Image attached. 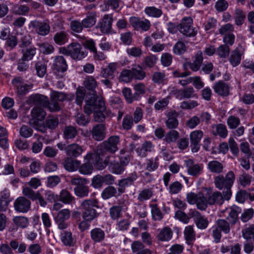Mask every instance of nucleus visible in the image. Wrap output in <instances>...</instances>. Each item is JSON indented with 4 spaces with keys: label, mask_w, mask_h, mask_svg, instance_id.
<instances>
[{
    "label": "nucleus",
    "mask_w": 254,
    "mask_h": 254,
    "mask_svg": "<svg viewBox=\"0 0 254 254\" xmlns=\"http://www.w3.org/2000/svg\"><path fill=\"white\" fill-rule=\"evenodd\" d=\"M158 160V157L147 159L144 163L145 169L149 172L155 171L159 166Z\"/></svg>",
    "instance_id": "nucleus-43"
},
{
    "label": "nucleus",
    "mask_w": 254,
    "mask_h": 254,
    "mask_svg": "<svg viewBox=\"0 0 254 254\" xmlns=\"http://www.w3.org/2000/svg\"><path fill=\"white\" fill-rule=\"evenodd\" d=\"M90 238L94 243L102 242L105 238L104 231L100 228H95L90 232Z\"/></svg>",
    "instance_id": "nucleus-28"
},
{
    "label": "nucleus",
    "mask_w": 254,
    "mask_h": 254,
    "mask_svg": "<svg viewBox=\"0 0 254 254\" xmlns=\"http://www.w3.org/2000/svg\"><path fill=\"white\" fill-rule=\"evenodd\" d=\"M68 34L65 31L57 32L54 37L55 42L59 45H62L67 41Z\"/></svg>",
    "instance_id": "nucleus-56"
},
{
    "label": "nucleus",
    "mask_w": 254,
    "mask_h": 254,
    "mask_svg": "<svg viewBox=\"0 0 254 254\" xmlns=\"http://www.w3.org/2000/svg\"><path fill=\"white\" fill-rule=\"evenodd\" d=\"M39 191H35L32 188L29 187H25L22 189V194L24 197L31 199L32 200H36V197L38 195Z\"/></svg>",
    "instance_id": "nucleus-60"
},
{
    "label": "nucleus",
    "mask_w": 254,
    "mask_h": 254,
    "mask_svg": "<svg viewBox=\"0 0 254 254\" xmlns=\"http://www.w3.org/2000/svg\"><path fill=\"white\" fill-rule=\"evenodd\" d=\"M71 184L76 186L74 189L75 194L79 197H85L88 195L89 188L86 184L88 181L86 179L80 177H75L71 179Z\"/></svg>",
    "instance_id": "nucleus-6"
},
{
    "label": "nucleus",
    "mask_w": 254,
    "mask_h": 254,
    "mask_svg": "<svg viewBox=\"0 0 254 254\" xmlns=\"http://www.w3.org/2000/svg\"><path fill=\"white\" fill-rule=\"evenodd\" d=\"M189 215L193 218L194 222L197 228L204 230L207 227L209 224L207 218L204 216H202L198 211L191 210Z\"/></svg>",
    "instance_id": "nucleus-10"
},
{
    "label": "nucleus",
    "mask_w": 254,
    "mask_h": 254,
    "mask_svg": "<svg viewBox=\"0 0 254 254\" xmlns=\"http://www.w3.org/2000/svg\"><path fill=\"white\" fill-rule=\"evenodd\" d=\"M113 18L112 14H105L101 21L98 23V27L103 33H108L112 29Z\"/></svg>",
    "instance_id": "nucleus-20"
},
{
    "label": "nucleus",
    "mask_w": 254,
    "mask_h": 254,
    "mask_svg": "<svg viewBox=\"0 0 254 254\" xmlns=\"http://www.w3.org/2000/svg\"><path fill=\"white\" fill-rule=\"evenodd\" d=\"M235 180V175L232 171H228L224 176L220 175L214 178L215 187L222 190L225 200H229L232 195L231 188Z\"/></svg>",
    "instance_id": "nucleus-2"
},
{
    "label": "nucleus",
    "mask_w": 254,
    "mask_h": 254,
    "mask_svg": "<svg viewBox=\"0 0 254 254\" xmlns=\"http://www.w3.org/2000/svg\"><path fill=\"white\" fill-rule=\"evenodd\" d=\"M246 13L242 9L239 8L235 9L234 12V19L236 25H242L244 23Z\"/></svg>",
    "instance_id": "nucleus-42"
},
{
    "label": "nucleus",
    "mask_w": 254,
    "mask_h": 254,
    "mask_svg": "<svg viewBox=\"0 0 254 254\" xmlns=\"http://www.w3.org/2000/svg\"><path fill=\"white\" fill-rule=\"evenodd\" d=\"M98 202L95 199H86L81 204L82 217L83 220L91 222L97 217V211L93 208L96 206Z\"/></svg>",
    "instance_id": "nucleus-3"
},
{
    "label": "nucleus",
    "mask_w": 254,
    "mask_h": 254,
    "mask_svg": "<svg viewBox=\"0 0 254 254\" xmlns=\"http://www.w3.org/2000/svg\"><path fill=\"white\" fill-rule=\"evenodd\" d=\"M122 93L126 100L128 103H131L134 100L138 99V95L137 93L132 94L129 88H124L122 90Z\"/></svg>",
    "instance_id": "nucleus-51"
},
{
    "label": "nucleus",
    "mask_w": 254,
    "mask_h": 254,
    "mask_svg": "<svg viewBox=\"0 0 254 254\" xmlns=\"http://www.w3.org/2000/svg\"><path fill=\"white\" fill-rule=\"evenodd\" d=\"M77 134L76 128L72 126L65 127L63 131V137L66 140H73Z\"/></svg>",
    "instance_id": "nucleus-32"
},
{
    "label": "nucleus",
    "mask_w": 254,
    "mask_h": 254,
    "mask_svg": "<svg viewBox=\"0 0 254 254\" xmlns=\"http://www.w3.org/2000/svg\"><path fill=\"white\" fill-rule=\"evenodd\" d=\"M180 133L177 130H170L165 134L164 140L169 144L175 142L178 139Z\"/></svg>",
    "instance_id": "nucleus-48"
},
{
    "label": "nucleus",
    "mask_w": 254,
    "mask_h": 254,
    "mask_svg": "<svg viewBox=\"0 0 254 254\" xmlns=\"http://www.w3.org/2000/svg\"><path fill=\"white\" fill-rule=\"evenodd\" d=\"M195 204L197 209L200 210H205L208 204V197H205L202 193H198V196Z\"/></svg>",
    "instance_id": "nucleus-49"
},
{
    "label": "nucleus",
    "mask_w": 254,
    "mask_h": 254,
    "mask_svg": "<svg viewBox=\"0 0 254 254\" xmlns=\"http://www.w3.org/2000/svg\"><path fill=\"white\" fill-rule=\"evenodd\" d=\"M216 224L217 225V227L219 228L225 234H228L230 232L231 224L229 221L225 219H220L217 220Z\"/></svg>",
    "instance_id": "nucleus-58"
},
{
    "label": "nucleus",
    "mask_w": 254,
    "mask_h": 254,
    "mask_svg": "<svg viewBox=\"0 0 254 254\" xmlns=\"http://www.w3.org/2000/svg\"><path fill=\"white\" fill-rule=\"evenodd\" d=\"M122 208L119 205H115L110 208V215L113 220L119 219L122 215Z\"/></svg>",
    "instance_id": "nucleus-64"
},
{
    "label": "nucleus",
    "mask_w": 254,
    "mask_h": 254,
    "mask_svg": "<svg viewBox=\"0 0 254 254\" xmlns=\"http://www.w3.org/2000/svg\"><path fill=\"white\" fill-rule=\"evenodd\" d=\"M84 160L85 163L80 165L78 169H79V172L83 175L91 174L93 170V164L90 159L85 158V156L84 157Z\"/></svg>",
    "instance_id": "nucleus-36"
},
{
    "label": "nucleus",
    "mask_w": 254,
    "mask_h": 254,
    "mask_svg": "<svg viewBox=\"0 0 254 254\" xmlns=\"http://www.w3.org/2000/svg\"><path fill=\"white\" fill-rule=\"evenodd\" d=\"M207 168L211 173L220 174L222 172L224 167L220 162L213 160L208 163Z\"/></svg>",
    "instance_id": "nucleus-40"
},
{
    "label": "nucleus",
    "mask_w": 254,
    "mask_h": 254,
    "mask_svg": "<svg viewBox=\"0 0 254 254\" xmlns=\"http://www.w3.org/2000/svg\"><path fill=\"white\" fill-rule=\"evenodd\" d=\"M173 232L169 227H165L159 231L157 238L158 240L162 242L170 241L172 238Z\"/></svg>",
    "instance_id": "nucleus-34"
},
{
    "label": "nucleus",
    "mask_w": 254,
    "mask_h": 254,
    "mask_svg": "<svg viewBox=\"0 0 254 254\" xmlns=\"http://www.w3.org/2000/svg\"><path fill=\"white\" fill-rule=\"evenodd\" d=\"M54 69L59 72H64L66 70L67 68V64H66L65 60L62 56L57 57L54 63Z\"/></svg>",
    "instance_id": "nucleus-35"
},
{
    "label": "nucleus",
    "mask_w": 254,
    "mask_h": 254,
    "mask_svg": "<svg viewBox=\"0 0 254 254\" xmlns=\"http://www.w3.org/2000/svg\"><path fill=\"white\" fill-rule=\"evenodd\" d=\"M133 79L131 69H124L120 74L119 80L125 82H129Z\"/></svg>",
    "instance_id": "nucleus-63"
},
{
    "label": "nucleus",
    "mask_w": 254,
    "mask_h": 254,
    "mask_svg": "<svg viewBox=\"0 0 254 254\" xmlns=\"http://www.w3.org/2000/svg\"><path fill=\"white\" fill-rule=\"evenodd\" d=\"M129 21L132 27L136 30L147 31L151 27L150 21L146 19L142 20L138 17L132 16L129 18Z\"/></svg>",
    "instance_id": "nucleus-11"
},
{
    "label": "nucleus",
    "mask_w": 254,
    "mask_h": 254,
    "mask_svg": "<svg viewBox=\"0 0 254 254\" xmlns=\"http://www.w3.org/2000/svg\"><path fill=\"white\" fill-rule=\"evenodd\" d=\"M154 150V145L150 141H145L140 147H138L136 149V152L139 156L145 157L148 152H152Z\"/></svg>",
    "instance_id": "nucleus-26"
},
{
    "label": "nucleus",
    "mask_w": 254,
    "mask_h": 254,
    "mask_svg": "<svg viewBox=\"0 0 254 254\" xmlns=\"http://www.w3.org/2000/svg\"><path fill=\"white\" fill-rule=\"evenodd\" d=\"M242 54L243 53L238 49H236L232 52L230 61L233 66H236L240 63Z\"/></svg>",
    "instance_id": "nucleus-61"
},
{
    "label": "nucleus",
    "mask_w": 254,
    "mask_h": 254,
    "mask_svg": "<svg viewBox=\"0 0 254 254\" xmlns=\"http://www.w3.org/2000/svg\"><path fill=\"white\" fill-rule=\"evenodd\" d=\"M117 193V189L114 187L109 186L103 190L101 196L104 199H107L115 196Z\"/></svg>",
    "instance_id": "nucleus-59"
},
{
    "label": "nucleus",
    "mask_w": 254,
    "mask_h": 254,
    "mask_svg": "<svg viewBox=\"0 0 254 254\" xmlns=\"http://www.w3.org/2000/svg\"><path fill=\"white\" fill-rule=\"evenodd\" d=\"M243 237L247 241L254 242V224H251L242 230Z\"/></svg>",
    "instance_id": "nucleus-44"
},
{
    "label": "nucleus",
    "mask_w": 254,
    "mask_h": 254,
    "mask_svg": "<svg viewBox=\"0 0 254 254\" xmlns=\"http://www.w3.org/2000/svg\"><path fill=\"white\" fill-rule=\"evenodd\" d=\"M106 128L104 124H99L94 126L91 131L92 138L96 141H102L106 137Z\"/></svg>",
    "instance_id": "nucleus-19"
},
{
    "label": "nucleus",
    "mask_w": 254,
    "mask_h": 254,
    "mask_svg": "<svg viewBox=\"0 0 254 254\" xmlns=\"http://www.w3.org/2000/svg\"><path fill=\"white\" fill-rule=\"evenodd\" d=\"M137 178V174L135 173H133L130 174L127 178L119 181L118 191L119 194L120 195L124 193L125 192L126 188L132 185Z\"/></svg>",
    "instance_id": "nucleus-18"
},
{
    "label": "nucleus",
    "mask_w": 254,
    "mask_h": 254,
    "mask_svg": "<svg viewBox=\"0 0 254 254\" xmlns=\"http://www.w3.org/2000/svg\"><path fill=\"white\" fill-rule=\"evenodd\" d=\"M133 79L142 80L146 76L145 72L142 69L141 66L138 65L136 67L131 68Z\"/></svg>",
    "instance_id": "nucleus-54"
},
{
    "label": "nucleus",
    "mask_w": 254,
    "mask_h": 254,
    "mask_svg": "<svg viewBox=\"0 0 254 254\" xmlns=\"http://www.w3.org/2000/svg\"><path fill=\"white\" fill-rule=\"evenodd\" d=\"M105 110L104 101L102 98L95 99V95L86 101L84 112L87 115L94 112V119L97 122H101L105 119L103 112Z\"/></svg>",
    "instance_id": "nucleus-1"
},
{
    "label": "nucleus",
    "mask_w": 254,
    "mask_h": 254,
    "mask_svg": "<svg viewBox=\"0 0 254 254\" xmlns=\"http://www.w3.org/2000/svg\"><path fill=\"white\" fill-rule=\"evenodd\" d=\"M188 173L193 177H198L200 175L203 169L202 164L194 163L192 160L190 159L186 162Z\"/></svg>",
    "instance_id": "nucleus-17"
},
{
    "label": "nucleus",
    "mask_w": 254,
    "mask_h": 254,
    "mask_svg": "<svg viewBox=\"0 0 254 254\" xmlns=\"http://www.w3.org/2000/svg\"><path fill=\"white\" fill-rule=\"evenodd\" d=\"M34 100L37 104L50 110L51 102H49L48 97L37 94L35 95Z\"/></svg>",
    "instance_id": "nucleus-57"
},
{
    "label": "nucleus",
    "mask_w": 254,
    "mask_h": 254,
    "mask_svg": "<svg viewBox=\"0 0 254 254\" xmlns=\"http://www.w3.org/2000/svg\"><path fill=\"white\" fill-rule=\"evenodd\" d=\"M184 238L186 243L189 245H192L195 240V232L192 225L185 227L184 231Z\"/></svg>",
    "instance_id": "nucleus-29"
},
{
    "label": "nucleus",
    "mask_w": 254,
    "mask_h": 254,
    "mask_svg": "<svg viewBox=\"0 0 254 254\" xmlns=\"http://www.w3.org/2000/svg\"><path fill=\"white\" fill-rule=\"evenodd\" d=\"M31 113L32 118L38 121L43 120L46 115V113L43 109L38 106L34 107Z\"/></svg>",
    "instance_id": "nucleus-47"
},
{
    "label": "nucleus",
    "mask_w": 254,
    "mask_h": 254,
    "mask_svg": "<svg viewBox=\"0 0 254 254\" xmlns=\"http://www.w3.org/2000/svg\"><path fill=\"white\" fill-rule=\"evenodd\" d=\"M83 151L82 146L76 143H72L67 146L66 154L69 157L77 158L81 155Z\"/></svg>",
    "instance_id": "nucleus-22"
},
{
    "label": "nucleus",
    "mask_w": 254,
    "mask_h": 254,
    "mask_svg": "<svg viewBox=\"0 0 254 254\" xmlns=\"http://www.w3.org/2000/svg\"><path fill=\"white\" fill-rule=\"evenodd\" d=\"M83 46L84 48H95V43L93 39H88L85 37H81L78 42H73L70 43L68 48H74L77 46Z\"/></svg>",
    "instance_id": "nucleus-27"
},
{
    "label": "nucleus",
    "mask_w": 254,
    "mask_h": 254,
    "mask_svg": "<svg viewBox=\"0 0 254 254\" xmlns=\"http://www.w3.org/2000/svg\"><path fill=\"white\" fill-rule=\"evenodd\" d=\"M11 83L16 90L18 95H24L28 93L32 87V85L24 83L23 79L20 77H17L12 79Z\"/></svg>",
    "instance_id": "nucleus-14"
},
{
    "label": "nucleus",
    "mask_w": 254,
    "mask_h": 254,
    "mask_svg": "<svg viewBox=\"0 0 254 254\" xmlns=\"http://www.w3.org/2000/svg\"><path fill=\"white\" fill-rule=\"evenodd\" d=\"M120 142V137L117 135L110 136L107 140L104 141L97 148L107 154V152L114 153L118 150V144Z\"/></svg>",
    "instance_id": "nucleus-8"
},
{
    "label": "nucleus",
    "mask_w": 254,
    "mask_h": 254,
    "mask_svg": "<svg viewBox=\"0 0 254 254\" xmlns=\"http://www.w3.org/2000/svg\"><path fill=\"white\" fill-rule=\"evenodd\" d=\"M9 245L13 250H17V252L20 254L24 253L26 250L27 245L23 242L19 243L17 240H12L9 243Z\"/></svg>",
    "instance_id": "nucleus-52"
},
{
    "label": "nucleus",
    "mask_w": 254,
    "mask_h": 254,
    "mask_svg": "<svg viewBox=\"0 0 254 254\" xmlns=\"http://www.w3.org/2000/svg\"><path fill=\"white\" fill-rule=\"evenodd\" d=\"M146 14L150 17L158 18L162 14L161 9L155 6L146 7L144 10Z\"/></svg>",
    "instance_id": "nucleus-53"
},
{
    "label": "nucleus",
    "mask_w": 254,
    "mask_h": 254,
    "mask_svg": "<svg viewBox=\"0 0 254 254\" xmlns=\"http://www.w3.org/2000/svg\"><path fill=\"white\" fill-rule=\"evenodd\" d=\"M96 22V12L95 11L88 12L85 18L82 20V25L84 28H90L93 26Z\"/></svg>",
    "instance_id": "nucleus-33"
},
{
    "label": "nucleus",
    "mask_w": 254,
    "mask_h": 254,
    "mask_svg": "<svg viewBox=\"0 0 254 254\" xmlns=\"http://www.w3.org/2000/svg\"><path fill=\"white\" fill-rule=\"evenodd\" d=\"M13 207L16 212L25 213L30 210L31 201L24 196H20L14 201Z\"/></svg>",
    "instance_id": "nucleus-9"
},
{
    "label": "nucleus",
    "mask_w": 254,
    "mask_h": 254,
    "mask_svg": "<svg viewBox=\"0 0 254 254\" xmlns=\"http://www.w3.org/2000/svg\"><path fill=\"white\" fill-rule=\"evenodd\" d=\"M117 69V64L115 63H110L105 68L102 69L101 74L105 78L109 77H113V74Z\"/></svg>",
    "instance_id": "nucleus-46"
},
{
    "label": "nucleus",
    "mask_w": 254,
    "mask_h": 254,
    "mask_svg": "<svg viewBox=\"0 0 254 254\" xmlns=\"http://www.w3.org/2000/svg\"><path fill=\"white\" fill-rule=\"evenodd\" d=\"M13 223L22 229L26 228L29 225V220L27 217L23 216H17L12 218Z\"/></svg>",
    "instance_id": "nucleus-45"
},
{
    "label": "nucleus",
    "mask_w": 254,
    "mask_h": 254,
    "mask_svg": "<svg viewBox=\"0 0 254 254\" xmlns=\"http://www.w3.org/2000/svg\"><path fill=\"white\" fill-rule=\"evenodd\" d=\"M63 164L66 170L73 172L79 168L81 163L80 161L69 156L64 159Z\"/></svg>",
    "instance_id": "nucleus-25"
},
{
    "label": "nucleus",
    "mask_w": 254,
    "mask_h": 254,
    "mask_svg": "<svg viewBox=\"0 0 254 254\" xmlns=\"http://www.w3.org/2000/svg\"><path fill=\"white\" fill-rule=\"evenodd\" d=\"M208 197V204L212 205L214 204L222 205L225 199L223 192L215 191L210 194Z\"/></svg>",
    "instance_id": "nucleus-24"
},
{
    "label": "nucleus",
    "mask_w": 254,
    "mask_h": 254,
    "mask_svg": "<svg viewBox=\"0 0 254 254\" xmlns=\"http://www.w3.org/2000/svg\"><path fill=\"white\" fill-rule=\"evenodd\" d=\"M179 31L184 35L193 37L197 34V31L193 27V19L191 17H185L178 24Z\"/></svg>",
    "instance_id": "nucleus-7"
},
{
    "label": "nucleus",
    "mask_w": 254,
    "mask_h": 254,
    "mask_svg": "<svg viewBox=\"0 0 254 254\" xmlns=\"http://www.w3.org/2000/svg\"><path fill=\"white\" fill-rule=\"evenodd\" d=\"M60 53L66 55L70 56L74 60H80L85 57L87 55V52L85 49H60Z\"/></svg>",
    "instance_id": "nucleus-15"
},
{
    "label": "nucleus",
    "mask_w": 254,
    "mask_h": 254,
    "mask_svg": "<svg viewBox=\"0 0 254 254\" xmlns=\"http://www.w3.org/2000/svg\"><path fill=\"white\" fill-rule=\"evenodd\" d=\"M152 195V189H144L139 192L137 199L139 201L143 202L149 199Z\"/></svg>",
    "instance_id": "nucleus-50"
},
{
    "label": "nucleus",
    "mask_w": 254,
    "mask_h": 254,
    "mask_svg": "<svg viewBox=\"0 0 254 254\" xmlns=\"http://www.w3.org/2000/svg\"><path fill=\"white\" fill-rule=\"evenodd\" d=\"M215 93L221 96H227L230 93V85L228 83L219 81L216 82L213 86Z\"/></svg>",
    "instance_id": "nucleus-23"
},
{
    "label": "nucleus",
    "mask_w": 254,
    "mask_h": 254,
    "mask_svg": "<svg viewBox=\"0 0 254 254\" xmlns=\"http://www.w3.org/2000/svg\"><path fill=\"white\" fill-rule=\"evenodd\" d=\"M203 135V132L200 130H195L190 132V138L192 152H196L199 150V142Z\"/></svg>",
    "instance_id": "nucleus-16"
},
{
    "label": "nucleus",
    "mask_w": 254,
    "mask_h": 254,
    "mask_svg": "<svg viewBox=\"0 0 254 254\" xmlns=\"http://www.w3.org/2000/svg\"><path fill=\"white\" fill-rule=\"evenodd\" d=\"M254 178L250 175L244 173L239 176V182L241 186L245 187L249 186Z\"/></svg>",
    "instance_id": "nucleus-62"
},
{
    "label": "nucleus",
    "mask_w": 254,
    "mask_h": 254,
    "mask_svg": "<svg viewBox=\"0 0 254 254\" xmlns=\"http://www.w3.org/2000/svg\"><path fill=\"white\" fill-rule=\"evenodd\" d=\"M70 216V212L68 209H63L58 212L55 220L59 229L64 230L67 228L68 224L65 221L69 219Z\"/></svg>",
    "instance_id": "nucleus-12"
},
{
    "label": "nucleus",
    "mask_w": 254,
    "mask_h": 254,
    "mask_svg": "<svg viewBox=\"0 0 254 254\" xmlns=\"http://www.w3.org/2000/svg\"><path fill=\"white\" fill-rule=\"evenodd\" d=\"M212 127V131L215 135H218L224 138L227 136L228 131L225 125L219 124L213 125Z\"/></svg>",
    "instance_id": "nucleus-41"
},
{
    "label": "nucleus",
    "mask_w": 254,
    "mask_h": 254,
    "mask_svg": "<svg viewBox=\"0 0 254 254\" xmlns=\"http://www.w3.org/2000/svg\"><path fill=\"white\" fill-rule=\"evenodd\" d=\"M101 149L97 148V151L93 152H89L85 155V158L90 159V161L96 169L98 170H103L109 163V156H107L104 161H103L101 156L106 155Z\"/></svg>",
    "instance_id": "nucleus-5"
},
{
    "label": "nucleus",
    "mask_w": 254,
    "mask_h": 254,
    "mask_svg": "<svg viewBox=\"0 0 254 254\" xmlns=\"http://www.w3.org/2000/svg\"><path fill=\"white\" fill-rule=\"evenodd\" d=\"M29 25L40 35L45 36L50 32V26L47 21L43 22L36 20L32 21L30 22Z\"/></svg>",
    "instance_id": "nucleus-13"
},
{
    "label": "nucleus",
    "mask_w": 254,
    "mask_h": 254,
    "mask_svg": "<svg viewBox=\"0 0 254 254\" xmlns=\"http://www.w3.org/2000/svg\"><path fill=\"white\" fill-rule=\"evenodd\" d=\"M50 98V111L56 112L60 110V106L58 102L72 101L73 100L74 96L72 93H65L63 92L53 91L51 93Z\"/></svg>",
    "instance_id": "nucleus-4"
},
{
    "label": "nucleus",
    "mask_w": 254,
    "mask_h": 254,
    "mask_svg": "<svg viewBox=\"0 0 254 254\" xmlns=\"http://www.w3.org/2000/svg\"><path fill=\"white\" fill-rule=\"evenodd\" d=\"M176 97L177 98L182 100L185 98H190L195 96L194 90L192 87H187L183 89L176 91Z\"/></svg>",
    "instance_id": "nucleus-30"
},
{
    "label": "nucleus",
    "mask_w": 254,
    "mask_h": 254,
    "mask_svg": "<svg viewBox=\"0 0 254 254\" xmlns=\"http://www.w3.org/2000/svg\"><path fill=\"white\" fill-rule=\"evenodd\" d=\"M149 206L151 208L152 219L154 221H161L163 218L164 214L158 207V205L155 203H150Z\"/></svg>",
    "instance_id": "nucleus-38"
},
{
    "label": "nucleus",
    "mask_w": 254,
    "mask_h": 254,
    "mask_svg": "<svg viewBox=\"0 0 254 254\" xmlns=\"http://www.w3.org/2000/svg\"><path fill=\"white\" fill-rule=\"evenodd\" d=\"M167 120L165 124L166 127L171 130L177 128L179 125V121L177 119L178 114L175 111H171L166 114Z\"/></svg>",
    "instance_id": "nucleus-21"
},
{
    "label": "nucleus",
    "mask_w": 254,
    "mask_h": 254,
    "mask_svg": "<svg viewBox=\"0 0 254 254\" xmlns=\"http://www.w3.org/2000/svg\"><path fill=\"white\" fill-rule=\"evenodd\" d=\"M202 61V53L201 51H198L196 54L193 62L189 63L190 68L194 71H197L199 69Z\"/></svg>",
    "instance_id": "nucleus-37"
},
{
    "label": "nucleus",
    "mask_w": 254,
    "mask_h": 254,
    "mask_svg": "<svg viewBox=\"0 0 254 254\" xmlns=\"http://www.w3.org/2000/svg\"><path fill=\"white\" fill-rule=\"evenodd\" d=\"M60 200L64 204H71L75 200L74 197L67 190H62L60 193Z\"/></svg>",
    "instance_id": "nucleus-39"
},
{
    "label": "nucleus",
    "mask_w": 254,
    "mask_h": 254,
    "mask_svg": "<svg viewBox=\"0 0 254 254\" xmlns=\"http://www.w3.org/2000/svg\"><path fill=\"white\" fill-rule=\"evenodd\" d=\"M109 171L112 173L121 174L125 170V168L122 164L118 162H111L109 165Z\"/></svg>",
    "instance_id": "nucleus-55"
},
{
    "label": "nucleus",
    "mask_w": 254,
    "mask_h": 254,
    "mask_svg": "<svg viewBox=\"0 0 254 254\" xmlns=\"http://www.w3.org/2000/svg\"><path fill=\"white\" fill-rule=\"evenodd\" d=\"M84 85L87 90H90L92 92L90 98L93 97L94 95L95 96V99L100 98L96 95L95 91H94L95 88L97 86V84L94 77L92 76H88L86 77L84 81Z\"/></svg>",
    "instance_id": "nucleus-31"
}]
</instances>
